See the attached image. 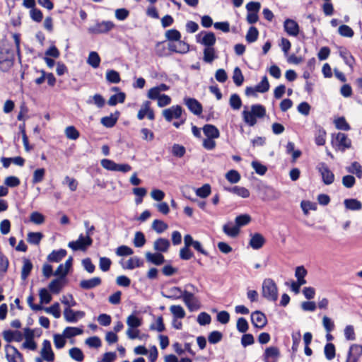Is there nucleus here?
I'll return each mask as SVG.
<instances>
[{
    "label": "nucleus",
    "instance_id": "obj_1",
    "mask_svg": "<svg viewBox=\"0 0 362 362\" xmlns=\"http://www.w3.org/2000/svg\"><path fill=\"white\" fill-rule=\"evenodd\" d=\"M262 294L269 301H276L278 298V289L276 284L272 279H265L262 286Z\"/></svg>",
    "mask_w": 362,
    "mask_h": 362
},
{
    "label": "nucleus",
    "instance_id": "obj_2",
    "mask_svg": "<svg viewBox=\"0 0 362 362\" xmlns=\"http://www.w3.org/2000/svg\"><path fill=\"white\" fill-rule=\"evenodd\" d=\"M14 53L9 49H0V70L7 72L14 64Z\"/></svg>",
    "mask_w": 362,
    "mask_h": 362
},
{
    "label": "nucleus",
    "instance_id": "obj_3",
    "mask_svg": "<svg viewBox=\"0 0 362 362\" xmlns=\"http://www.w3.org/2000/svg\"><path fill=\"white\" fill-rule=\"evenodd\" d=\"M115 23L110 21L96 22L93 25L88 28V31L90 34L99 35L105 34L115 28Z\"/></svg>",
    "mask_w": 362,
    "mask_h": 362
},
{
    "label": "nucleus",
    "instance_id": "obj_4",
    "mask_svg": "<svg viewBox=\"0 0 362 362\" xmlns=\"http://www.w3.org/2000/svg\"><path fill=\"white\" fill-rule=\"evenodd\" d=\"M317 170L322 177V182L326 185L332 184L334 181V175L324 162L319 163L316 166Z\"/></svg>",
    "mask_w": 362,
    "mask_h": 362
},
{
    "label": "nucleus",
    "instance_id": "obj_5",
    "mask_svg": "<svg viewBox=\"0 0 362 362\" xmlns=\"http://www.w3.org/2000/svg\"><path fill=\"white\" fill-rule=\"evenodd\" d=\"M93 243V239L91 237H84L83 234H81L76 241H71L68 243V247L74 251L77 250H86L87 247L90 246Z\"/></svg>",
    "mask_w": 362,
    "mask_h": 362
},
{
    "label": "nucleus",
    "instance_id": "obj_6",
    "mask_svg": "<svg viewBox=\"0 0 362 362\" xmlns=\"http://www.w3.org/2000/svg\"><path fill=\"white\" fill-rule=\"evenodd\" d=\"M183 302L189 311L193 312L200 308V302L192 293L184 291Z\"/></svg>",
    "mask_w": 362,
    "mask_h": 362
},
{
    "label": "nucleus",
    "instance_id": "obj_7",
    "mask_svg": "<svg viewBox=\"0 0 362 362\" xmlns=\"http://www.w3.org/2000/svg\"><path fill=\"white\" fill-rule=\"evenodd\" d=\"M332 144L337 150L344 151L351 147V141L345 134L339 132L335 136V141H332Z\"/></svg>",
    "mask_w": 362,
    "mask_h": 362
},
{
    "label": "nucleus",
    "instance_id": "obj_8",
    "mask_svg": "<svg viewBox=\"0 0 362 362\" xmlns=\"http://www.w3.org/2000/svg\"><path fill=\"white\" fill-rule=\"evenodd\" d=\"M182 113V108L180 105H173L169 108L165 109L162 112V115L168 122H171L173 119L180 118Z\"/></svg>",
    "mask_w": 362,
    "mask_h": 362
},
{
    "label": "nucleus",
    "instance_id": "obj_9",
    "mask_svg": "<svg viewBox=\"0 0 362 362\" xmlns=\"http://www.w3.org/2000/svg\"><path fill=\"white\" fill-rule=\"evenodd\" d=\"M84 316L85 313L83 311H75L70 308H66L64 310V317L67 322L75 323Z\"/></svg>",
    "mask_w": 362,
    "mask_h": 362
},
{
    "label": "nucleus",
    "instance_id": "obj_10",
    "mask_svg": "<svg viewBox=\"0 0 362 362\" xmlns=\"http://www.w3.org/2000/svg\"><path fill=\"white\" fill-rule=\"evenodd\" d=\"M184 103L194 115H200L202 114V105L195 98L186 97L184 98Z\"/></svg>",
    "mask_w": 362,
    "mask_h": 362
},
{
    "label": "nucleus",
    "instance_id": "obj_11",
    "mask_svg": "<svg viewBox=\"0 0 362 362\" xmlns=\"http://www.w3.org/2000/svg\"><path fill=\"white\" fill-rule=\"evenodd\" d=\"M40 355L42 358L47 362H53L54 361V354L52 349L51 343L49 340L45 339L43 341Z\"/></svg>",
    "mask_w": 362,
    "mask_h": 362
},
{
    "label": "nucleus",
    "instance_id": "obj_12",
    "mask_svg": "<svg viewBox=\"0 0 362 362\" xmlns=\"http://www.w3.org/2000/svg\"><path fill=\"white\" fill-rule=\"evenodd\" d=\"M6 349V357L8 362H24L22 354L16 347L8 345Z\"/></svg>",
    "mask_w": 362,
    "mask_h": 362
},
{
    "label": "nucleus",
    "instance_id": "obj_13",
    "mask_svg": "<svg viewBox=\"0 0 362 362\" xmlns=\"http://www.w3.org/2000/svg\"><path fill=\"white\" fill-rule=\"evenodd\" d=\"M251 321L252 325L257 328L262 329L267 323V320L265 315L258 310H256L251 314Z\"/></svg>",
    "mask_w": 362,
    "mask_h": 362
},
{
    "label": "nucleus",
    "instance_id": "obj_14",
    "mask_svg": "<svg viewBox=\"0 0 362 362\" xmlns=\"http://www.w3.org/2000/svg\"><path fill=\"white\" fill-rule=\"evenodd\" d=\"M168 49L171 52L185 54L189 52V46L183 41H177V43L170 42L168 45Z\"/></svg>",
    "mask_w": 362,
    "mask_h": 362
},
{
    "label": "nucleus",
    "instance_id": "obj_15",
    "mask_svg": "<svg viewBox=\"0 0 362 362\" xmlns=\"http://www.w3.org/2000/svg\"><path fill=\"white\" fill-rule=\"evenodd\" d=\"M362 356V345L354 344L351 345L347 354L348 361L358 362Z\"/></svg>",
    "mask_w": 362,
    "mask_h": 362
},
{
    "label": "nucleus",
    "instance_id": "obj_16",
    "mask_svg": "<svg viewBox=\"0 0 362 362\" xmlns=\"http://www.w3.org/2000/svg\"><path fill=\"white\" fill-rule=\"evenodd\" d=\"M266 242L264 236L259 233H255L254 234H250V240L249 242V245L254 250H259L264 245Z\"/></svg>",
    "mask_w": 362,
    "mask_h": 362
},
{
    "label": "nucleus",
    "instance_id": "obj_17",
    "mask_svg": "<svg viewBox=\"0 0 362 362\" xmlns=\"http://www.w3.org/2000/svg\"><path fill=\"white\" fill-rule=\"evenodd\" d=\"M168 293L161 292V296L165 298L177 300L182 298L183 300L184 291L180 287L174 286L168 290Z\"/></svg>",
    "mask_w": 362,
    "mask_h": 362
},
{
    "label": "nucleus",
    "instance_id": "obj_18",
    "mask_svg": "<svg viewBox=\"0 0 362 362\" xmlns=\"http://www.w3.org/2000/svg\"><path fill=\"white\" fill-rule=\"evenodd\" d=\"M284 28L288 35L291 36H297L299 33L298 24L292 19H286L284 23Z\"/></svg>",
    "mask_w": 362,
    "mask_h": 362
},
{
    "label": "nucleus",
    "instance_id": "obj_19",
    "mask_svg": "<svg viewBox=\"0 0 362 362\" xmlns=\"http://www.w3.org/2000/svg\"><path fill=\"white\" fill-rule=\"evenodd\" d=\"M102 280L100 277L95 276L89 279H83L80 281L79 286L84 290H90L100 286Z\"/></svg>",
    "mask_w": 362,
    "mask_h": 362
},
{
    "label": "nucleus",
    "instance_id": "obj_20",
    "mask_svg": "<svg viewBox=\"0 0 362 362\" xmlns=\"http://www.w3.org/2000/svg\"><path fill=\"white\" fill-rule=\"evenodd\" d=\"M279 356V350L276 346H269L267 348L264 354L266 362H276Z\"/></svg>",
    "mask_w": 362,
    "mask_h": 362
},
{
    "label": "nucleus",
    "instance_id": "obj_21",
    "mask_svg": "<svg viewBox=\"0 0 362 362\" xmlns=\"http://www.w3.org/2000/svg\"><path fill=\"white\" fill-rule=\"evenodd\" d=\"M170 245V241L163 238H159L153 243V249L159 252H166Z\"/></svg>",
    "mask_w": 362,
    "mask_h": 362
},
{
    "label": "nucleus",
    "instance_id": "obj_22",
    "mask_svg": "<svg viewBox=\"0 0 362 362\" xmlns=\"http://www.w3.org/2000/svg\"><path fill=\"white\" fill-rule=\"evenodd\" d=\"M3 337L7 342L21 341L23 339V334L20 331L6 330L3 332Z\"/></svg>",
    "mask_w": 362,
    "mask_h": 362
},
{
    "label": "nucleus",
    "instance_id": "obj_23",
    "mask_svg": "<svg viewBox=\"0 0 362 362\" xmlns=\"http://www.w3.org/2000/svg\"><path fill=\"white\" fill-rule=\"evenodd\" d=\"M146 258L148 262L155 265H160L165 262L164 256L159 252L156 253L148 252L146 253Z\"/></svg>",
    "mask_w": 362,
    "mask_h": 362
},
{
    "label": "nucleus",
    "instance_id": "obj_24",
    "mask_svg": "<svg viewBox=\"0 0 362 362\" xmlns=\"http://www.w3.org/2000/svg\"><path fill=\"white\" fill-rule=\"evenodd\" d=\"M203 132L206 138L218 139L220 136L219 130L212 124H205Z\"/></svg>",
    "mask_w": 362,
    "mask_h": 362
},
{
    "label": "nucleus",
    "instance_id": "obj_25",
    "mask_svg": "<svg viewBox=\"0 0 362 362\" xmlns=\"http://www.w3.org/2000/svg\"><path fill=\"white\" fill-rule=\"evenodd\" d=\"M64 286L62 279L57 278L51 281L49 284L48 288L52 293L58 294Z\"/></svg>",
    "mask_w": 362,
    "mask_h": 362
},
{
    "label": "nucleus",
    "instance_id": "obj_26",
    "mask_svg": "<svg viewBox=\"0 0 362 362\" xmlns=\"http://www.w3.org/2000/svg\"><path fill=\"white\" fill-rule=\"evenodd\" d=\"M216 41L215 34L212 32L206 33L202 39L198 41L205 47H214Z\"/></svg>",
    "mask_w": 362,
    "mask_h": 362
},
{
    "label": "nucleus",
    "instance_id": "obj_27",
    "mask_svg": "<svg viewBox=\"0 0 362 362\" xmlns=\"http://www.w3.org/2000/svg\"><path fill=\"white\" fill-rule=\"evenodd\" d=\"M223 231L228 237L235 238L238 235L240 229H238L235 225H233L232 222H228V223L223 225Z\"/></svg>",
    "mask_w": 362,
    "mask_h": 362
},
{
    "label": "nucleus",
    "instance_id": "obj_28",
    "mask_svg": "<svg viewBox=\"0 0 362 362\" xmlns=\"http://www.w3.org/2000/svg\"><path fill=\"white\" fill-rule=\"evenodd\" d=\"M66 255V250L60 249L59 250H53L47 256V260L51 262H59Z\"/></svg>",
    "mask_w": 362,
    "mask_h": 362
},
{
    "label": "nucleus",
    "instance_id": "obj_29",
    "mask_svg": "<svg viewBox=\"0 0 362 362\" xmlns=\"http://www.w3.org/2000/svg\"><path fill=\"white\" fill-rule=\"evenodd\" d=\"M345 169L349 173L356 175L358 178L362 179V166L358 162H353L350 165L346 166Z\"/></svg>",
    "mask_w": 362,
    "mask_h": 362
},
{
    "label": "nucleus",
    "instance_id": "obj_30",
    "mask_svg": "<svg viewBox=\"0 0 362 362\" xmlns=\"http://www.w3.org/2000/svg\"><path fill=\"white\" fill-rule=\"evenodd\" d=\"M226 190L235 194L243 198H247L250 196V192L247 189L243 187L235 186L233 187L225 188Z\"/></svg>",
    "mask_w": 362,
    "mask_h": 362
},
{
    "label": "nucleus",
    "instance_id": "obj_31",
    "mask_svg": "<svg viewBox=\"0 0 362 362\" xmlns=\"http://www.w3.org/2000/svg\"><path fill=\"white\" fill-rule=\"evenodd\" d=\"M344 204L347 209L352 211H358L362 208L361 202L356 199H346Z\"/></svg>",
    "mask_w": 362,
    "mask_h": 362
},
{
    "label": "nucleus",
    "instance_id": "obj_32",
    "mask_svg": "<svg viewBox=\"0 0 362 362\" xmlns=\"http://www.w3.org/2000/svg\"><path fill=\"white\" fill-rule=\"evenodd\" d=\"M243 121L250 127H253L257 123V117L252 113L251 110L245 109L243 112Z\"/></svg>",
    "mask_w": 362,
    "mask_h": 362
},
{
    "label": "nucleus",
    "instance_id": "obj_33",
    "mask_svg": "<svg viewBox=\"0 0 362 362\" xmlns=\"http://www.w3.org/2000/svg\"><path fill=\"white\" fill-rule=\"evenodd\" d=\"M203 54V60L206 63L211 64L217 57L216 55L215 49L214 47H205L204 49Z\"/></svg>",
    "mask_w": 362,
    "mask_h": 362
},
{
    "label": "nucleus",
    "instance_id": "obj_34",
    "mask_svg": "<svg viewBox=\"0 0 362 362\" xmlns=\"http://www.w3.org/2000/svg\"><path fill=\"white\" fill-rule=\"evenodd\" d=\"M83 330L79 327H67L63 331V335L66 338H71L83 334Z\"/></svg>",
    "mask_w": 362,
    "mask_h": 362
},
{
    "label": "nucleus",
    "instance_id": "obj_35",
    "mask_svg": "<svg viewBox=\"0 0 362 362\" xmlns=\"http://www.w3.org/2000/svg\"><path fill=\"white\" fill-rule=\"evenodd\" d=\"M43 238V234L40 232H29L27 235V241L31 244L37 245Z\"/></svg>",
    "mask_w": 362,
    "mask_h": 362
},
{
    "label": "nucleus",
    "instance_id": "obj_36",
    "mask_svg": "<svg viewBox=\"0 0 362 362\" xmlns=\"http://www.w3.org/2000/svg\"><path fill=\"white\" fill-rule=\"evenodd\" d=\"M23 264L21 270V279L23 280H25L29 276L33 266L31 261L26 258L23 259Z\"/></svg>",
    "mask_w": 362,
    "mask_h": 362
},
{
    "label": "nucleus",
    "instance_id": "obj_37",
    "mask_svg": "<svg viewBox=\"0 0 362 362\" xmlns=\"http://www.w3.org/2000/svg\"><path fill=\"white\" fill-rule=\"evenodd\" d=\"M170 311L173 315L174 319H182L185 317L186 315L184 308L180 305H171L170 307Z\"/></svg>",
    "mask_w": 362,
    "mask_h": 362
},
{
    "label": "nucleus",
    "instance_id": "obj_38",
    "mask_svg": "<svg viewBox=\"0 0 362 362\" xmlns=\"http://www.w3.org/2000/svg\"><path fill=\"white\" fill-rule=\"evenodd\" d=\"M141 319L139 318L133 314L129 315L127 318V325L128 326V329L138 328L141 325Z\"/></svg>",
    "mask_w": 362,
    "mask_h": 362
},
{
    "label": "nucleus",
    "instance_id": "obj_39",
    "mask_svg": "<svg viewBox=\"0 0 362 362\" xmlns=\"http://www.w3.org/2000/svg\"><path fill=\"white\" fill-rule=\"evenodd\" d=\"M325 130L321 127H317V129L315 133V144L317 146H323L325 144Z\"/></svg>",
    "mask_w": 362,
    "mask_h": 362
},
{
    "label": "nucleus",
    "instance_id": "obj_40",
    "mask_svg": "<svg viewBox=\"0 0 362 362\" xmlns=\"http://www.w3.org/2000/svg\"><path fill=\"white\" fill-rule=\"evenodd\" d=\"M251 221V217L248 214H241L235 219V225L240 229V227L247 225Z\"/></svg>",
    "mask_w": 362,
    "mask_h": 362
},
{
    "label": "nucleus",
    "instance_id": "obj_41",
    "mask_svg": "<svg viewBox=\"0 0 362 362\" xmlns=\"http://www.w3.org/2000/svg\"><path fill=\"white\" fill-rule=\"evenodd\" d=\"M252 113L257 118H263L266 115L265 107L259 104L252 105L251 106Z\"/></svg>",
    "mask_w": 362,
    "mask_h": 362
},
{
    "label": "nucleus",
    "instance_id": "obj_42",
    "mask_svg": "<svg viewBox=\"0 0 362 362\" xmlns=\"http://www.w3.org/2000/svg\"><path fill=\"white\" fill-rule=\"evenodd\" d=\"M125 93L123 92H120L118 94H115L110 96L107 101V104L110 106H115L117 104V103H122L125 100Z\"/></svg>",
    "mask_w": 362,
    "mask_h": 362
},
{
    "label": "nucleus",
    "instance_id": "obj_43",
    "mask_svg": "<svg viewBox=\"0 0 362 362\" xmlns=\"http://www.w3.org/2000/svg\"><path fill=\"white\" fill-rule=\"evenodd\" d=\"M142 265L143 262L138 257H134L128 259L126 265L123 266V268L127 269H134L135 268L140 267Z\"/></svg>",
    "mask_w": 362,
    "mask_h": 362
},
{
    "label": "nucleus",
    "instance_id": "obj_44",
    "mask_svg": "<svg viewBox=\"0 0 362 362\" xmlns=\"http://www.w3.org/2000/svg\"><path fill=\"white\" fill-rule=\"evenodd\" d=\"M146 242V238L142 232L137 231L135 233L133 243L136 247H142Z\"/></svg>",
    "mask_w": 362,
    "mask_h": 362
},
{
    "label": "nucleus",
    "instance_id": "obj_45",
    "mask_svg": "<svg viewBox=\"0 0 362 362\" xmlns=\"http://www.w3.org/2000/svg\"><path fill=\"white\" fill-rule=\"evenodd\" d=\"M258 35H259L258 30L255 27L252 26L249 28V30L246 34L245 39L247 42L252 43V42H255L257 40Z\"/></svg>",
    "mask_w": 362,
    "mask_h": 362
},
{
    "label": "nucleus",
    "instance_id": "obj_46",
    "mask_svg": "<svg viewBox=\"0 0 362 362\" xmlns=\"http://www.w3.org/2000/svg\"><path fill=\"white\" fill-rule=\"evenodd\" d=\"M87 62L92 67L96 69L99 66L100 62V58L98 54L95 52H91L89 54Z\"/></svg>",
    "mask_w": 362,
    "mask_h": 362
},
{
    "label": "nucleus",
    "instance_id": "obj_47",
    "mask_svg": "<svg viewBox=\"0 0 362 362\" xmlns=\"http://www.w3.org/2000/svg\"><path fill=\"white\" fill-rule=\"evenodd\" d=\"M106 80L111 83H118L121 81L119 74L115 70H108L106 72Z\"/></svg>",
    "mask_w": 362,
    "mask_h": 362
},
{
    "label": "nucleus",
    "instance_id": "obj_48",
    "mask_svg": "<svg viewBox=\"0 0 362 362\" xmlns=\"http://www.w3.org/2000/svg\"><path fill=\"white\" fill-rule=\"evenodd\" d=\"M69 353L70 357L78 362H81L84 358L82 351L77 347L71 348Z\"/></svg>",
    "mask_w": 362,
    "mask_h": 362
},
{
    "label": "nucleus",
    "instance_id": "obj_49",
    "mask_svg": "<svg viewBox=\"0 0 362 362\" xmlns=\"http://www.w3.org/2000/svg\"><path fill=\"white\" fill-rule=\"evenodd\" d=\"M229 104L233 110H239L242 105V101L240 96L236 93L232 94L230 97Z\"/></svg>",
    "mask_w": 362,
    "mask_h": 362
},
{
    "label": "nucleus",
    "instance_id": "obj_50",
    "mask_svg": "<svg viewBox=\"0 0 362 362\" xmlns=\"http://www.w3.org/2000/svg\"><path fill=\"white\" fill-rule=\"evenodd\" d=\"M44 310L47 313L52 315L55 318H59L61 316L60 307L59 303H54L50 307L45 308Z\"/></svg>",
    "mask_w": 362,
    "mask_h": 362
},
{
    "label": "nucleus",
    "instance_id": "obj_51",
    "mask_svg": "<svg viewBox=\"0 0 362 362\" xmlns=\"http://www.w3.org/2000/svg\"><path fill=\"white\" fill-rule=\"evenodd\" d=\"M233 80L237 86H241L243 83L244 76L238 66H236L233 70Z\"/></svg>",
    "mask_w": 362,
    "mask_h": 362
},
{
    "label": "nucleus",
    "instance_id": "obj_52",
    "mask_svg": "<svg viewBox=\"0 0 362 362\" xmlns=\"http://www.w3.org/2000/svg\"><path fill=\"white\" fill-rule=\"evenodd\" d=\"M152 229L158 233H161L168 228V225L163 221L156 219L152 223Z\"/></svg>",
    "mask_w": 362,
    "mask_h": 362
},
{
    "label": "nucleus",
    "instance_id": "obj_53",
    "mask_svg": "<svg viewBox=\"0 0 362 362\" xmlns=\"http://www.w3.org/2000/svg\"><path fill=\"white\" fill-rule=\"evenodd\" d=\"M64 133L66 136L71 140H76L80 136L79 132L74 126L67 127Z\"/></svg>",
    "mask_w": 362,
    "mask_h": 362
},
{
    "label": "nucleus",
    "instance_id": "obj_54",
    "mask_svg": "<svg viewBox=\"0 0 362 362\" xmlns=\"http://www.w3.org/2000/svg\"><path fill=\"white\" fill-rule=\"evenodd\" d=\"M88 104L94 103L98 107L101 108L105 105V99L100 94H95L87 100Z\"/></svg>",
    "mask_w": 362,
    "mask_h": 362
},
{
    "label": "nucleus",
    "instance_id": "obj_55",
    "mask_svg": "<svg viewBox=\"0 0 362 362\" xmlns=\"http://www.w3.org/2000/svg\"><path fill=\"white\" fill-rule=\"evenodd\" d=\"M269 83L266 76H263L262 81L255 87L258 93H265L269 89Z\"/></svg>",
    "mask_w": 362,
    "mask_h": 362
},
{
    "label": "nucleus",
    "instance_id": "obj_56",
    "mask_svg": "<svg viewBox=\"0 0 362 362\" xmlns=\"http://www.w3.org/2000/svg\"><path fill=\"white\" fill-rule=\"evenodd\" d=\"M165 37L170 41H180L181 38L180 33L176 29H170L165 32Z\"/></svg>",
    "mask_w": 362,
    "mask_h": 362
},
{
    "label": "nucleus",
    "instance_id": "obj_57",
    "mask_svg": "<svg viewBox=\"0 0 362 362\" xmlns=\"http://www.w3.org/2000/svg\"><path fill=\"white\" fill-rule=\"evenodd\" d=\"M226 178L232 184L238 182L240 180V175L237 170H230L226 174Z\"/></svg>",
    "mask_w": 362,
    "mask_h": 362
},
{
    "label": "nucleus",
    "instance_id": "obj_58",
    "mask_svg": "<svg viewBox=\"0 0 362 362\" xmlns=\"http://www.w3.org/2000/svg\"><path fill=\"white\" fill-rule=\"evenodd\" d=\"M325 357L327 360L330 361L335 357V346L332 343H328L325 345L324 349Z\"/></svg>",
    "mask_w": 362,
    "mask_h": 362
},
{
    "label": "nucleus",
    "instance_id": "obj_59",
    "mask_svg": "<svg viewBox=\"0 0 362 362\" xmlns=\"http://www.w3.org/2000/svg\"><path fill=\"white\" fill-rule=\"evenodd\" d=\"M211 193V187L209 184H205L202 187L196 189L197 196L201 198L207 197Z\"/></svg>",
    "mask_w": 362,
    "mask_h": 362
},
{
    "label": "nucleus",
    "instance_id": "obj_60",
    "mask_svg": "<svg viewBox=\"0 0 362 362\" xmlns=\"http://www.w3.org/2000/svg\"><path fill=\"white\" fill-rule=\"evenodd\" d=\"M45 170L44 168H38L33 173L32 182L33 184L41 182L45 177Z\"/></svg>",
    "mask_w": 362,
    "mask_h": 362
},
{
    "label": "nucleus",
    "instance_id": "obj_61",
    "mask_svg": "<svg viewBox=\"0 0 362 362\" xmlns=\"http://www.w3.org/2000/svg\"><path fill=\"white\" fill-rule=\"evenodd\" d=\"M334 124L336 128L338 129L349 131L351 129L350 125L347 123L345 118L343 117L335 119Z\"/></svg>",
    "mask_w": 362,
    "mask_h": 362
},
{
    "label": "nucleus",
    "instance_id": "obj_62",
    "mask_svg": "<svg viewBox=\"0 0 362 362\" xmlns=\"http://www.w3.org/2000/svg\"><path fill=\"white\" fill-rule=\"evenodd\" d=\"M115 253L119 257L128 256L132 255L134 250L127 245H121L116 249Z\"/></svg>",
    "mask_w": 362,
    "mask_h": 362
},
{
    "label": "nucleus",
    "instance_id": "obj_63",
    "mask_svg": "<svg viewBox=\"0 0 362 362\" xmlns=\"http://www.w3.org/2000/svg\"><path fill=\"white\" fill-rule=\"evenodd\" d=\"M338 32L340 35L346 37H352L354 34L353 30L346 25H340Z\"/></svg>",
    "mask_w": 362,
    "mask_h": 362
},
{
    "label": "nucleus",
    "instance_id": "obj_64",
    "mask_svg": "<svg viewBox=\"0 0 362 362\" xmlns=\"http://www.w3.org/2000/svg\"><path fill=\"white\" fill-rule=\"evenodd\" d=\"M151 103L149 101H145L143 103L140 110L137 114V118L139 120H142L147 115V112L150 108Z\"/></svg>",
    "mask_w": 362,
    "mask_h": 362
}]
</instances>
